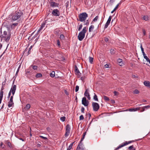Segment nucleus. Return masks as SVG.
I'll return each instance as SVG.
<instances>
[{
    "label": "nucleus",
    "mask_w": 150,
    "mask_h": 150,
    "mask_svg": "<svg viewBox=\"0 0 150 150\" xmlns=\"http://www.w3.org/2000/svg\"><path fill=\"white\" fill-rule=\"evenodd\" d=\"M1 30L0 31V37L1 38V41L4 40L7 42L8 43L11 38V34L10 32L4 31L3 34Z\"/></svg>",
    "instance_id": "obj_1"
},
{
    "label": "nucleus",
    "mask_w": 150,
    "mask_h": 150,
    "mask_svg": "<svg viewBox=\"0 0 150 150\" xmlns=\"http://www.w3.org/2000/svg\"><path fill=\"white\" fill-rule=\"evenodd\" d=\"M87 31V28L84 27L82 30L80 32L78 36L79 40L80 41H82L85 37V34Z\"/></svg>",
    "instance_id": "obj_2"
},
{
    "label": "nucleus",
    "mask_w": 150,
    "mask_h": 150,
    "mask_svg": "<svg viewBox=\"0 0 150 150\" xmlns=\"http://www.w3.org/2000/svg\"><path fill=\"white\" fill-rule=\"evenodd\" d=\"M23 15V13L21 11L18 10L13 14L12 19H18L21 18Z\"/></svg>",
    "instance_id": "obj_3"
},
{
    "label": "nucleus",
    "mask_w": 150,
    "mask_h": 150,
    "mask_svg": "<svg viewBox=\"0 0 150 150\" xmlns=\"http://www.w3.org/2000/svg\"><path fill=\"white\" fill-rule=\"evenodd\" d=\"M134 142V141L132 140L128 142L126 141L122 143L120 145L117 147L114 150H118L122 147L126 146L131 143L133 142Z\"/></svg>",
    "instance_id": "obj_4"
},
{
    "label": "nucleus",
    "mask_w": 150,
    "mask_h": 150,
    "mask_svg": "<svg viewBox=\"0 0 150 150\" xmlns=\"http://www.w3.org/2000/svg\"><path fill=\"white\" fill-rule=\"evenodd\" d=\"M16 85H14L12 86V87L11 88L8 94V98H10L11 95V93H12V96H14L16 90Z\"/></svg>",
    "instance_id": "obj_5"
},
{
    "label": "nucleus",
    "mask_w": 150,
    "mask_h": 150,
    "mask_svg": "<svg viewBox=\"0 0 150 150\" xmlns=\"http://www.w3.org/2000/svg\"><path fill=\"white\" fill-rule=\"evenodd\" d=\"M92 106L93 110L95 112L97 111L100 108V106L96 102H92Z\"/></svg>",
    "instance_id": "obj_6"
},
{
    "label": "nucleus",
    "mask_w": 150,
    "mask_h": 150,
    "mask_svg": "<svg viewBox=\"0 0 150 150\" xmlns=\"http://www.w3.org/2000/svg\"><path fill=\"white\" fill-rule=\"evenodd\" d=\"M70 130L71 127L70 125L69 124L67 125L66 127V132L65 134V136L66 137H67L69 135L70 132Z\"/></svg>",
    "instance_id": "obj_7"
},
{
    "label": "nucleus",
    "mask_w": 150,
    "mask_h": 150,
    "mask_svg": "<svg viewBox=\"0 0 150 150\" xmlns=\"http://www.w3.org/2000/svg\"><path fill=\"white\" fill-rule=\"evenodd\" d=\"M82 104L85 106H88L89 104V102L86 100V97H83L82 100Z\"/></svg>",
    "instance_id": "obj_8"
},
{
    "label": "nucleus",
    "mask_w": 150,
    "mask_h": 150,
    "mask_svg": "<svg viewBox=\"0 0 150 150\" xmlns=\"http://www.w3.org/2000/svg\"><path fill=\"white\" fill-rule=\"evenodd\" d=\"M79 19H86L88 17V14L85 12L80 14L79 15Z\"/></svg>",
    "instance_id": "obj_9"
},
{
    "label": "nucleus",
    "mask_w": 150,
    "mask_h": 150,
    "mask_svg": "<svg viewBox=\"0 0 150 150\" xmlns=\"http://www.w3.org/2000/svg\"><path fill=\"white\" fill-rule=\"evenodd\" d=\"M20 23V20H18L16 21V23H12L11 25V28L12 29H14L16 27L18 26V24Z\"/></svg>",
    "instance_id": "obj_10"
},
{
    "label": "nucleus",
    "mask_w": 150,
    "mask_h": 150,
    "mask_svg": "<svg viewBox=\"0 0 150 150\" xmlns=\"http://www.w3.org/2000/svg\"><path fill=\"white\" fill-rule=\"evenodd\" d=\"M52 14L54 16H59L60 15V12L57 9H54L52 12Z\"/></svg>",
    "instance_id": "obj_11"
},
{
    "label": "nucleus",
    "mask_w": 150,
    "mask_h": 150,
    "mask_svg": "<svg viewBox=\"0 0 150 150\" xmlns=\"http://www.w3.org/2000/svg\"><path fill=\"white\" fill-rule=\"evenodd\" d=\"M89 91L88 88L86 89L84 93V95L86 97L88 100H90L91 98L90 97V95Z\"/></svg>",
    "instance_id": "obj_12"
},
{
    "label": "nucleus",
    "mask_w": 150,
    "mask_h": 150,
    "mask_svg": "<svg viewBox=\"0 0 150 150\" xmlns=\"http://www.w3.org/2000/svg\"><path fill=\"white\" fill-rule=\"evenodd\" d=\"M50 5L51 7L53 8L58 7L59 4L54 1H52L50 3Z\"/></svg>",
    "instance_id": "obj_13"
},
{
    "label": "nucleus",
    "mask_w": 150,
    "mask_h": 150,
    "mask_svg": "<svg viewBox=\"0 0 150 150\" xmlns=\"http://www.w3.org/2000/svg\"><path fill=\"white\" fill-rule=\"evenodd\" d=\"M14 105V103L13 101H9L8 102V106L9 108L11 107H13Z\"/></svg>",
    "instance_id": "obj_14"
},
{
    "label": "nucleus",
    "mask_w": 150,
    "mask_h": 150,
    "mask_svg": "<svg viewBox=\"0 0 150 150\" xmlns=\"http://www.w3.org/2000/svg\"><path fill=\"white\" fill-rule=\"evenodd\" d=\"M141 108H130L129 109L130 111H135L137 110H140Z\"/></svg>",
    "instance_id": "obj_15"
},
{
    "label": "nucleus",
    "mask_w": 150,
    "mask_h": 150,
    "mask_svg": "<svg viewBox=\"0 0 150 150\" xmlns=\"http://www.w3.org/2000/svg\"><path fill=\"white\" fill-rule=\"evenodd\" d=\"M144 84L145 86L150 88V82L149 81H145L144 82Z\"/></svg>",
    "instance_id": "obj_16"
},
{
    "label": "nucleus",
    "mask_w": 150,
    "mask_h": 150,
    "mask_svg": "<svg viewBox=\"0 0 150 150\" xmlns=\"http://www.w3.org/2000/svg\"><path fill=\"white\" fill-rule=\"evenodd\" d=\"M111 19H108V21L105 23V26H104V29L106 28L107 27H108V25L110 23V22L111 21Z\"/></svg>",
    "instance_id": "obj_17"
},
{
    "label": "nucleus",
    "mask_w": 150,
    "mask_h": 150,
    "mask_svg": "<svg viewBox=\"0 0 150 150\" xmlns=\"http://www.w3.org/2000/svg\"><path fill=\"white\" fill-rule=\"evenodd\" d=\"M79 21H80L81 22H84V24L85 25H88L89 23V21H88V20H87L86 22L85 23V19H79Z\"/></svg>",
    "instance_id": "obj_18"
},
{
    "label": "nucleus",
    "mask_w": 150,
    "mask_h": 150,
    "mask_svg": "<svg viewBox=\"0 0 150 150\" xmlns=\"http://www.w3.org/2000/svg\"><path fill=\"white\" fill-rule=\"evenodd\" d=\"M117 62L119 63V65L120 66H122L123 65V63L122 62V60L121 59H119L117 60Z\"/></svg>",
    "instance_id": "obj_19"
},
{
    "label": "nucleus",
    "mask_w": 150,
    "mask_h": 150,
    "mask_svg": "<svg viewBox=\"0 0 150 150\" xmlns=\"http://www.w3.org/2000/svg\"><path fill=\"white\" fill-rule=\"evenodd\" d=\"M149 108H150V106L149 105L144 106L142 108V110H140V112H143L145 110V108L148 109Z\"/></svg>",
    "instance_id": "obj_20"
},
{
    "label": "nucleus",
    "mask_w": 150,
    "mask_h": 150,
    "mask_svg": "<svg viewBox=\"0 0 150 150\" xmlns=\"http://www.w3.org/2000/svg\"><path fill=\"white\" fill-rule=\"evenodd\" d=\"M54 32L56 34L58 35L60 34V30L58 29H55L54 30Z\"/></svg>",
    "instance_id": "obj_21"
},
{
    "label": "nucleus",
    "mask_w": 150,
    "mask_h": 150,
    "mask_svg": "<svg viewBox=\"0 0 150 150\" xmlns=\"http://www.w3.org/2000/svg\"><path fill=\"white\" fill-rule=\"evenodd\" d=\"M30 104H27L25 108V109L26 110H28L30 108Z\"/></svg>",
    "instance_id": "obj_22"
},
{
    "label": "nucleus",
    "mask_w": 150,
    "mask_h": 150,
    "mask_svg": "<svg viewBox=\"0 0 150 150\" xmlns=\"http://www.w3.org/2000/svg\"><path fill=\"white\" fill-rule=\"evenodd\" d=\"M75 74H76L78 73H79V72H80L79 71V70L78 67L76 65H75Z\"/></svg>",
    "instance_id": "obj_23"
},
{
    "label": "nucleus",
    "mask_w": 150,
    "mask_h": 150,
    "mask_svg": "<svg viewBox=\"0 0 150 150\" xmlns=\"http://www.w3.org/2000/svg\"><path fill=\"white\" fill-rule=\"evenodd\" d=\"M128 149L129 150H135V148L134 147L133 145L129 146L128 148Z\"/></svg>",
    "instance_id": "obj_24"
},
{
    "label": "nucleus",
    "mask_w": 150,
    "mask_h": 150,
    "mask_svg": "<svg viewBox=\"0 0 150 150\" xmlns=\"http://www.w3.org/2000/svg\"><path fill=\"white\" fill-rule=\"evenodd\" d=\"M115 52H116V50H114V49H111L110 50V54H114L115 53Z\"/></svg>",
    "instance_id": "obj_25"
},
{
    "label": "nucleus",
    "mask_w": 150,
    "mask_h": 150,
    "mask_svg": "<svg viewBox=\"0 0 150 150\" xmlns=\"http://www.w3.org/2000/svg\"><path fill=\"white\" fill-rule=\"evenodd\" d=\"M6 143H7V144L8 146L10 147V148H12V145L11 144V143L10 142L8 141H6Z\"/></svg>",
    "instance_id": "obj_26"
},
{
    "label": "nucleus",
    "mask_w": 150,
    "mask_h": 150,
    "mask_svg": "<svg viewBox=\"0 0 150 150\" xmlns=\"http://www.w3.org/2000/svg\"><path fill=\"white\" fill-rule=\"evenodd\" d=\"M94 26L93 25H91L89 27V32H91L94 28Z\"/></svg>",
    "instance_id": "obj_27"
},
{
    "label": "nucleus",
    "mask_w": 150,
    "mask_h": 150,
    "mask_svg": "<svg viewBox=\"0 0 150 150\" xmlns=\"http://www.w3.org/2000/svg\"><path fill=\"white\" fill-rule=\"evenodd\" d=\"M103 98L106 102L110 100L109 98L106 96H104Z\"/></svg>",
    "instance_id": "obj_28"
},
{
    "label": "nucleus",
    "mask_w": 150,
    "mask_h": 150,
    "mask_svg": "<svg viewBox=\"0 0 150 150\" xmlns=\"http://www.w3.org/2000/svg\"><path fill=\"white\" fill-rule=\"evenodd\" d=\"M91 114L90 113H86V117L87 118L88 117V120H89L91 118Z\"/></svg>",
    "instance_id": "obj_29"
},
{
    "label": "nucleus",
    "mask_w": 150,
    "mask_h": 150,
    "mask_svg": "<svg viewBox=\"0 0 150 150\" xmlns=\"http://www.w3.org/2000/svg\"><path fill=\"white\" fill-rule=\"evenodd\" d=\"M89 62L91 64H92L93 63V57H89Z\"/></svg>",
    "instance_id": "obj_30"
},
{
    "label": "nucleus",
    "mask_w": 150,
    "mask_h": 150,
    "mask_svg": "<svg viewBox=\"0 0 150 150\" xmlns=\"http://www.w3.org/2000/svg\"><path fill=\"white\" fill-rule=\"evenodd\" d=\"M55 72L53 71L50 74V76L52 77H54L55 76Z\"/></svg>",
    "instance_id": "obj_31"
},
{
    "label": "nucleus",
    "mask_w": 150,
    "mask_h": 150,
    "mask_svg": "<svg viewBox=\"0 0 150 150\" xmlns=\"http://www.w3.org/2000/svg\"><path fill=\"white\" fill-rule=\"evenodd\" d=\"M74 143V142L72 143L69 146L68 148L67 149V150H70L72 148L73 144Z\"/></svg>",
    "instance_id": "obj_32"
},
{
    "label": "nucleus",
    "mask_w": 150,
    "mask_h": 150,
    "mask_svg": "<svg viewBox=\"0 0 150 150\" xmlns=\"http://www.w3.org/2000/svg\"><path fill=\"white\" fill-rule=\"evenodd\" d=\"M79 145H80V146H80V148H79V149H84V148L83 147V144L82 143H79V144H78V146H79Z\"/></svg>",
    "instance_id": "obj_33"
},
{
    "label": "nucleus",
    "mask_w": 150,
    "mask_h": 150,
    "mask_svg": "<svg viewBox=\"0 0 150 150\" xmlns=\"http://www.w3.org/2000/svg\"><path fill=\"white\" fill-rule=\"evenodd\" d=\"M93 99L94 100L97 101H98V99L97 98V96L96 95V94L95 93H94V95L93 96Z\"/></svg>",
    "instance_id": "obj_34"
},
{
    "label": "nucleus",
    "mask_w": 150,
    "mask_h": 150,
    "mask_svg": "<svg viewBox=\"0 0 150 150\" xmlns=\"http://www.w3.org/2000/svg\"><path fill=\"white\" fill-rule=\"evenodd\" d=\"M143 55L144 56V58L146 59V60L147 61L148 60H149V59L147 57V56L146 55V54L145 53H143Z\"/></svg>",
    "instance_id": "obj_35"
},
{
    "label": "nucleus",
    "mask_w": 150,
    "mask_h": 150,
    "mask_svg": "<svg viewBox=\"0 0 150 150\" xmlns=\"http://www.w3.org/2000/svg\"><path fill=\"white\" fill-rule=\"evenodd\" d=\"M35 76L37 78H40L42 76V74L40 73H38L36 74Z\"/></svg>",
    "instance_id": "obj_36"
},
{
    "label": "nucleus",
    "mask_w": 150,
    "mask_h": 150,
    "mask_svg": "<svg viewBox=\"0 0 150 150\" xmlns=\"http://www.w3.org/2000/svg\"><path fill=\"white\" fill-rule=\"evenodd\" d=\"M39 137H40V138H42L45 139V140H47V142H46V141H45V142L46 143L47 142V140L48 139H47V137H43V136H40Z\"/></svg>",
    "instance_id": "obj_37"
},
{
    "label": "nucleus",
    "mask_w": 150,
    "mask_h": 150,
    "mask_svg": "<svg viewBox=\"0 0 150 150\" xmlns=\"http://www.w3.org/2000/svg\"><path fill=\"white\" fill-rule=\"evenodd\" d=\"M139 93V91L137 89H136L133 91V93L134 94H137Z\"/></svg>",
    "instance_id": "obj_38"
},
{
    "label": "nucleus",
    "mask_w": 150,
    "mask_h": 150,
    "mask_svg": "<svg viewBox=\"0 0 150 150\" xmlns=\"http://www.w3.org/2000/svg\"><path fill=\"white\" fill-rule=\"evenodd\" d=\"M31 67H32L33 69L34 70H37V69L38 67L37 66L31 65Z\"/></svg>",
    "instance_id": "obj_39"
},
{
    "label": "nucleus",
    "mask_w": 150,
    "mask_h": 150,
    "mask_svg": "<svg viewBox=\"0 0 150 150\" xmlns=\"http://www.w3.org/2000/svg\"><path fill=\"white\" fill-rule=\"evenodd\" d=\"M46 20L45 21V22H43L41 25V27L42 28H43L45 27L46 24Z\"/></svg>",
    "instance_id": "obj_40"
},
{
    "label": "nucleus",
    "mask_w": 150,
    "mask_h": 150,
    "mask_svg": "<svg viewBox=\"0 0 150 150\" xmlns=\"http://www.w3.org/2000/svg\"><path fill=\"white\" fill-rule=\"evenodd\" d=\"M60 39L62 40H64V39L65 37L64 35L63 34H61L60 35Z\"/></svg>",
    "instance_id": "obj_41"
},
{
    "label": "nucleus",
    "mask_w": 150,
    "mask_h": 150,
    "mask_svg": "<svg viewBox=\"0 0 150 150\" xmlns=\"http://www.w3.org/2000/svg\"><path fill=\"white\" fill-rule=\"evenodd\" d=\"M3 94H4V91H1L0 92V97L3 98Z\"/></svg>",
    "instance_id": "obj_42"
},
{
    "label": "nucleus",
    "mask_w": 150,
    "mask_h": 150,
    "mask_svg": "<svg viewBox=\"0 0 150 150\" xmlns=\"http://www.w3.org/2000/svg\"><path fill=\"white\" fill-rule=\"evenodd\" d=\"M65 119H66V117L64 116L60 118L61 120V121H62V122H64L65 120Z\"/></svg>",
    "instance_id": "obj_43"
},
{
    "label": "nucleus",
    "mask_w": 150,
    "mask_h": 150,
    "mask_svg": "<svg viewBox=\"0 0 150 150\" xmlns=\"http://www.w3.org/2000/svg\"><path fill=\"white\" fill-rule=\"evenodd\" d=\"M121 4V2H120V3H119V4H118L116 6V7L115 8H114V11H115L117 9V8H118V6H119V5H120V4Z\"/></svg>",
    "instance_id": "obj_44"
},
{
    "label": "nucleus",
    "mask_w": 150,
    "mask_h": 150,
    "mask_svg": "<svg viewBox=\"0 0 150 150\" xmlns=\"http://www.w3.org/2000/svg\"><path fill=\"white\" fill-rule=\"evenodd\" d=\"M42 28H43L40 26L39 29L38 30L37 34H38L40 33V31L42 30Z\"/></svg>",
    "instance_id": "obj_45"
},
{
    "label": "nucleus",
    "mask_w": 150,
    "mask_h": 150,
    "mask_svg": "<svg viewBox=\"0 0 150 150\" xmlns=\"http://www.w3.org/2000/svg\"><path fill=\"white\" fill-rule=\"evenodd\" d=\"M149 18V16L148 15H146V16H144L143 17V19H148V18Z\"/></svg>",
    "instance_id": "obj_46"
},
{
    "label": "nucleus",
    "mask_w": 150,
    "mask_h": 150,
    "mask_svg": "<svg viewBox=\"0 0 150 150\" xmlns=\"http://www.w3.org/2000/svg\"><path fill=\"white\" fill-rule=\"evenodd\" d=\"M79 88V87L78 86H76L75 88V91L76 92H77Z\"/></svg>",
    "instance_id": "obj_47"
},
{
    "label": "nucleus",
    "mask_w": 150,
    "mask_h": 150,
    "mask_svg": "<svg viewBox=\"0 0 150 150\" xmlns=\"http://www.w3.org/2000/svg\"><path fill=\"white\" fill-rule=\"evenodd\" d=\"M83 26L82 24H80L79 25V27L78 28V30L80 31V30L82 28Z\"/></svg>",
    "instance_id": "obj_48"
},
{
    "label": "nucleus",
    "mask_w": 150,
    "mask_h": 150,
    "mask_svg": "<svg viewBox=\"0 0 150 150\" xmlns=\"http://www.w3.org/2000/svg\"><path fill=\"white\" fill-rule=\"evenodd\" d=\"M85 109L84 108L82 107L81 108V112L82 113H84V112Z\"/></svg>",
    "instance_id": "obj_49"
},
{
    "label": "nucleus",
    "mask_w": 150,
    "mask_h": 150,
    "mask_svg": "<svg viewBox=\"0 0 150 150\" xmlns=\"http://www.w3.org/2000/svg\"><path fill=\"white\" fill-rule=\"evenodd\" d=\"M84 119V117L83 115H81L79 117L80 120H83Z\"/></svg>",
    "instance_id": "obj_50"
},
{
    "label": "nucleus",
    "mask_w": 150,
    "mask_h": 150,
    "mask_svg": "<svg viewBox=\"0 0 150 150\" xmlns=\"http://www.w3.org/2000/svg\"><path fill=\"white\" fill-rule=\"evenodd\" d=\"M57 41V44L58 46L59 47H60L61 45H60V42L59 41V40H58Z\"/></svg>",
    "instance_id": "obj_51"
},
{
    "label": "nucleus",
    "mask_w": 150,
    "mask_h": 150,
    "mask_svg": "<svg viewBox=\"0 0 150 150\" xmlns=\"http://www.w3.org/2000/svg\"><path fill=\"white\" fill-rule=\"evenodd\" d=\"M113 93L115 96H117L119 94V93L118 92L116 91H114Z\"/></svg>",
    "instance_id": "obj_52"
},
{
    "label": "nucleus",
    "mask_w": 150,
    "mask_h": 150,
    "mask_svg": "<svg viewBox=\"0 0 150 150\" xmlns=\"http://www.w3.org/2000/svg\"><path fill=\"white\" fill-rule=\"evenodd\" d=\"M79 146H80V145H79ZM80 146H77L76 150H83V149H79Z\"/></svg>",
    "instance_id": "obj_53"
},
{
    "label": "nucleus",
    "mask_w": 150,
    "mask_h": 150,
    "mask_svg": "<svg viewBox=\"0 0 150 150\" xmlns=\"http://www.w3.org/2000/svg\"><path fill=\"white\" fill-rule=\"evenodd\" d=\"M13 96H11L10 99L9 101H13Z\"/></svg>",
    "instance_id": "obj_54"
},
{
    "label": "nucleus",
    "mask_w": 150,
    "mask_h": 150,
    "mask_svg": "<svg viewBox=\"0 0 150 150\" xmlns=\"http://www.w3.org/2000/svg\"><path fill=\"white\" fill-rule=\"evenodd\" d=\"M18 20V19H12V23H16V21Z\"/></svg>",
    "instance_id": "obj_55"
},
{
    "label": "nucleus",
    "mask_w": 150,
    "mask_h": 150,
    "mask_svg": "<svg viewBox=\"0 0 150 150\" xmlns=\"http://www.w3.org/2000/svg\"><path fill=\"white\" fill-rule=\"evenodd\" d=\"M20 67H21V65H20L18 67V68L17 70V71H16V74H17V73H18V72H19V69H20Z\"/></svg>",
    "instance_id": "obj_56"
},
{
    "label": "nucleus",
    "mask_w": 150,
    "mask_h": 150,
    "mask_svg": "<svg viewBox=\"0 0 150 150\" xmlns=\"http://www.w3.org/2000/svg\"><path fill=\"white\" fill-rule=\"evenodd\" d=\"M85 78L86 77L85 76H83L81 77V79L82 81H83L85 79Z\"/></svg>",
    "instance_id": "obj_57"
},
{
    "label": "nucleus",
    "mask_w": 150,
    "mask_h": 150,
    "mask_svg": "<svg viewBox=\"0 0 150 150\" xmlns=\"http://www.w3.org/2000/svg\"><path fill=\"white\" fill-rule=\"evenodd\" d=\"M6 80H5L4 82H3L2 83V86H4L5 85V83H6Z\"/></svg>",
    "instance_id": "obj_58"
},
{
    "label": "nucleus",
    "mask_w": 150,
    "mask_h": 150,
    "mask_svg": "<svg viewBox=\"0 0 150 150\" xmlns=\"http://www.w3.org/2000/svg\"><path fill=\"white\" fill-rule=\"evenodd\" d=\"M141 50H142V53H144V49L142 47V45L141 46Z\"/></svg>",
    "instance_id": "obj_59"
},
{
    "label": "nucleus",
    "mask_w": 150,
    "mask_h": 150,
    "mask_svg": "<svg viewBox=\"0 0 150 150\" xmlns=\"http://www.w3.org/2000/svg\"><path fill=\"white\" fill-rule=\"evenodd\" d=\"M3 145V143L2 142H1V143H0V146L1 147H2L3 148H4V146H5V145H4V146L3 147H2Z\"/></svg>",
    "instance_id": "obj_60"
},
{
    "label": "nucleus",
    "mask_w": 150,
    "mask_h": 150,
    "mask_svg": "<svg viewBox=\"0 0 150 150\" xmlns=\"http://www.w3.org/2000/svg\"><path fill=\"white\" fill-rule=\"evenodd\" d=\"M79 77L81 76V73L79 72V73H78L77 74H76Z\"/></svg>",
    "instance_id": "obj_61"
},
{
    "label": "nucleus",
    "mask_w": 150,
    "mask_h": 150,
    "mask_svg": "<svg viewBox=\"0 0 150 150\" xmlns=\"http://www.w3.org/2000/svg\"><path fill=\"white\" fill-rule=\"evenodd\" d=\"M104 40L105 42H107L108 41V38L105 37L104 38Z\"/></svg>",
    "instance_id": "obj_62"
},
{
    "label": "nucleus",
    "mask_w": 150,
    "mask_h": 150,
    "mask_svg": "<svg viewBox=\"0 0 150 150\" xmlns=\"http://www.w3.org/2000/svg\"><path fill=\"white\" fill-rule=\"evenodd\" d=\"M143 33L144 35H145L146 34V32L145 30H144L143 29Z\"/></svg>",
    "instance_id": "obj_63"
},
{
    "label": "nucleus",
    "mask_w": 150,
    "mask_h": 150,
    "mask_svg": "<svg viewBox=\"0 0 150 150\" xmlns=\"http://www.w3.org/2000/svg\"><path fill=\"white\" fill-rule=\"evenodd\" d=\"M84 138L83 137H82L81 139V140L80 142V143H82V141L83 140V139H84Z\"/></svg>",
    "instance_id": "obj_64"
}]
</instances>
